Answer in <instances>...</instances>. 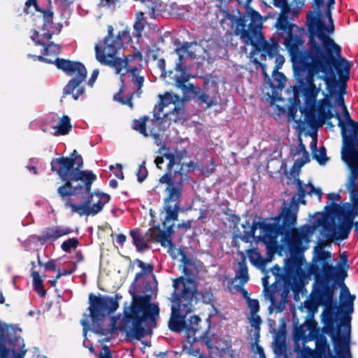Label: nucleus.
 <instances>
[{"instance_id": "obj_2", "label": "nucleus", "mask_w": 358, "mask_h": 358, "mask_svg": "<svg viewBox=\"0 0 358 358\" xmlns=\"http://www.w3.org/2000/svg\"><path fill=\"white\" fill-rule=\"evenodd\" d=\"M351 65L348 60L343 57L333 56L314 64L308 65L303 71L294 70V75L301 87L305 96L310 101L315 102L317 99L320 87L315 84V76H322L320 78L324 80L330 94H333L336 85V73L339 78L345 82L350 78Z\"/></svg>"}, {"instance_id": "obj_12", "label": "nucleus", "mask_w": 358, "mask_h": 358, "mask_svg": "<svg viewBox=\"0 0 358 358\" xmlns=\"http://www.w3.org/2000/svg\"><path fill=\"white\" fill-rule=\"evenodd\" d=\"M164 157H165L166 159L168 160V163L166 165V173L162 176L159 180V182L160 184H166V187L165 189L166 196H169L168 188L169 187H176L180 188V195L178 198V205H180V199L182 196L183 189H184V183L189 178L188 174L183 171L182 166H181L179 170L172 171V169L174 165L180 164V161L183 157L182 153L176 152V154L171 152H165L164 153Z\"/></svg>"}, {"instance_id": "obj_39", "label": "nucleus", "mask_w": 358, "mask_h": 358, "mask_svg": "<svg viewBox=\"0 0 358 358\" xmlns=\"http://www.w3.org/2000/svg\"><path fill=\"white\" fill-rule=\"evenodd\" d=\"M346 293L347 297L345 301H341V308L345 315H350L353 312V302L355 299L354 295H351L349 289L345 287L344 290Z\"/></svg>"}, {"instance_id": "obj_58", "label": "nucleus", "mask_w": 358, "mask_h": 358, "mask_svg": "<svg viewBox=\"0 0 358 358\" xmlns=\"http://www.w3.org/2000/svg\"><path fill=\"white\" fill-rule=\"evenodd\" d=\"M302 358H317L316 352L309 348H304L301 352Z\"/></svg>"}, {"instance_id": "obj_6", "label": "nucleus", "mask_w": 358, "mask_h": 358, "mask_svg": "<svg viewBox=\"0 0 358 358\" xmlns=\"http://www.w3.org/2000/svg\"><path fill=\"white\" fill-rule=\"evenodd\" d=\"M317 259L322 262L321 268L313 266L311 272L315 275V282L310 293L312 302L316 306H324L330 308L334 304V285L336 280H343L346 273L341 268H336L329 264L331 252L320 250L317 252Z\"/></svg>"}, {"instance_id": "obj_35", "label": "nucleus", "mask_w": 358, "mask_h": 358, "mask_svg": "<svg viewBox=\"0 0 358 358\" xmlns=\"http://www.w3.org/2000/svg\"><path fill=\"white\" fill-rule=\"evenodd\" d=\"M54 128L57 129L54 133L55 136L68 134L71 129L70 118L66 115H64L59 119L58 124L54 127Z\"/></svg>"}, {"instance_id": "obj_48", "label": "nucleus", "mask_w": 358, "mask_h": 358, "mask_svg": "<svg viewBox=\"0 0 358 358\" xmlns=\"http://www.w3.org/2000/svg\"><path fill=\"white\" fill-rule=\"evenodd\" d=\"M79 241L77 238H71L64 241L61 245V248L66 252H69L72 248L78 247Z\"/></svg>"}, {"instance_id": "obj_45", "label": "nucleus", "mask_w": 358, "mask_h": 358, "mask_svg": "<svg viewBox=\"0 0 358 358\" xmlns=\"http://www.w3.org/2000/svg\"><path fill=\"white\" fill-rule=\"evenodd\" d=\"M175 69L180 73V75L175 76V85L177 87L183 86L189 80V76L183 71V64H181L180 69H176V66Z\"/></svg>"}, {"instance_id": "obj_13", "label": "nucleus", "mask_w": 358, "mask_h": 358, "mask_svg": "<svg viewBox=\"0 0 358 358\" xmlns=\"http://www.w3.org/2000/svg\"><path fill=\"white\" fill-rule=\"evenodd\" d=\"M88 195V198L83 203L76 205L71 202L69 197L71 196H66L65 200V207L71 208L72 213H76L80 216H94L101 212L105 204L109 202L110 199V196L109 194L100 192H83L80 194H78L77 195ZM63 201V199H62Z\"/></svg>"}, {"instance_id": "obj_60", "label": "nucleus", "mask_w": 358, "mask_h": 358, "mask_svg": "<svg viewBox=\"0 0 358 358\" xmlns=\"http://www.w3.org/2000/svg\"><path fill=\"white\" fill-rule=\"evenodd\" d=\"M132 82L138 87V91H139L143 85L144 78L142 76H136L132 79Z\"/></svg>"}, {"instance_id": "obj_59", "label": "nucleus", "mask_w": 358, "mask_h": 358, "mask_svg": "<svg viewBox=\"0 0 358 358\" xmlns=\"http://www.w3.org/2000/svg\"><path fill=\"white\" fill-rule=\"evenodd\" d=\"M275 57V71H278L279 69H280L282 66V64L285 62V58L283 56L279 55L278 53Z\"/></svg>"}, {"instance_id": "obj_15", "label": "nucleus", "mask_w": 358, "mask_h": 358, "mask_svg": "<svg viewBox=\"0 0 358 358\" xmlns=\"http://www.w3.org/2000/svg\"><path fill=\"white\" fill-rule=\"evenodd\" d=\"M322 331L331 336L336 356L332 358H345V355L350 356V336H341L340 327H335L334 313H328L324 320V326Z\"/></svg>"}, {"instance_id": "obj_3", "label": "nucleus", "mask_w": 358, "mask_h": 358, "mask_svg": "<svg viewBox=\"0 0 358 358\" xmlns=\"http://www.w3.org/2000/svg\"><path fill=\"white\" fill-rule=\"evenodd\" d=\"M51 171L56 173L64 183L57 189V194L63 200L66 196L90 192L96 176L92 171H82L83 160L74 150L71 157L53 158L50 162Z\"/></svg>"}, {"instance_id": "obj_44", "label": "nucleus", "mask_w": 358, "mask_h": 358, "mask_svg": "<svg viewBox=\"0 0 358 358\" xmlns=\"http://www.w3.org/2000/svg\"><path fill=\"white\" fill-rule=\"evenodd\" d=\"M166 106H164V103H161L159 102L158 104L155 105L153 109V119H150V123L152 125H157L159 120H161L163 116V110ZM164 118H166L164 117Z\"/></svg>"}, {"instance_id": "obj_53", "label": "nucleus", "mask_w": 358, "mask_h": 358, "mask_svg": "<svg viewBox=\"0 0 358 358\" xmlns=\"http://www.w3.org/2000/svg\"><path fill=\"white\" fill-rule=\"evenodd\" d=\"M300 159H297L294 164V167L301 168L310 161L308 152H302Z\"/></svg>"}, {"instance_id": "obj_14", "label": "nucleus", "mask_w": 358, "mask_h": 358, "mask_svg": "<svg viewBox=\"0 0 358 358\" xmlns=\"http://www.w3.org/2000/svg\"><path fill=\"white\" fill-rule=\"evenodd\" d=\"M250 230L245 231L244 234L240 236V239L245 243H249L250 240L255 238V234L257 229L262 230L261 234L258 236L259 240L265 244H274L279 235H284L285 227H282L278 223H266L265 221H254L251 224L247 222Z\"/></svg>"}, {"instance_id": "obj_46", "label": "nucleus", "mask_w": 358, "mask_h": 358, "mask_svg": "<svg viewBox=\"0 0 358 358\" xmlns=\"http://www.w3.org/2000/svg\"><path fill=\"white\" fill-rule=\"evenodd\" d=\"M196 99L199 100L201 103H206L208 108L217 104L215 97L210 96L201 90V92L197 94Z\"/></svg>"}, {"instance_id": "obj_30", "label": "nucleus", "mask_w": 358, "mask_h": 358, "mask_svg": "<svg viewBox=\"0 0 358 358\" xmlns=\"http://www.w3.org/2000/svg\"><path fill=\"white\" fill-rule=\"evenodd\" d=\"M285 238L291 251H298L303 243V235L296 230L285 231Z\"/></svg>"}, {"instance_id": "obj_41", "label": "nucleus", "mask_w": 358, "mask_h": 358, "mask_svg": "<svg viewBox=\"0 0 358 358\" xmlns=\"http://www.w3.org/2000/svg\"><path fill=\"white\" fill-rule=\"evenodd\" d=\"M352 227L353 226L352 225L340 223L337 230L334 232V236L339 240L347 239Z\"/></svg>"}, {"instance_id": "obj_23", "label": "nucleus", "mask_w": 358, "mask_h": 358, "mask_svg": "<svg viewBox=\"0 0 358 358\" xmlns=\"http://www.w3.org/2000/svg\"><path fill=\"white\" fill-rule=\"evenodd\" d=\"M182 311V308L176 307V305H172L171 315L169 321V328L174 332L180 333L185 331V315Z\"/></svg>"}, {"instance_id": "obj_29", "label": "nucleus", "mask_w": 358, "mask_h": 358, "mask_svg": "<svg viewBox=\"0 0 358 358\" xmlns=\"http://www.w3.org/2000/svg\"><path fill=\"white\" fill-rule=\"evenodd\" d=\"M31 6H34L36 11L43 14V29L44 31H48L49 28L53 23V12L51 10H45L41 8L38 6L36 0H27L25 3L26 8H24V11L27 13V9L29 8Z\"/></svg>"}, {"instance_id": "obj_26", "label": "nucleus", "mask_w": 358, "mask_h": 358, "mask_svg": "<svg viewBox=\"0 0 358 358\" xmlns=\"http://www.w3.org/2000/svg\"><path fill=\"white\" fill-rule=\"evenodd\" d=\"M289 12V7L287 4L283 6L282 11L279 15L275 24V27L278 30L283 31L285 33H287L299 28L295 24L289 22L288 15Z\"/></svg>"}, {"instance_id": "obj_22", "label": "nucleus", "mask_w": 358, "mask_h": 358, "mask_svg": "<svg viewBox=\"0 0 358 358\" xmlns=\"http://www.w3.org/2000/svg\"><path fill=\"white\" fill-rule=\"evenodd\" d=\"M157 125H152L150 123V120L148 116H144L140 120H135L133 122L132 127L134 130L138 131L144 136H152L154 138H157L159 136V129L156 128Z\"/></svg>"}, {"instance_id": "obj_61", "label": "nucleus", "mask_w": 358, "mask_h": 358, "mask_svg": "<svg viewBox=\"0 0 358 358\" xmlns=\"http://www.w3.org/2000/svg\"><path fill=\"white\" fill-rule=\"evenodd\" d=\"M99 71L97 69H94L92 71L91 78H90V80L88 81V85L90 87H92L94 85V83L95 80H96V78H97V77L99 76Z\"/></svg>"}, {"instance_id": "obj_24", "label": "nucleus", "mask_w": 358, "mask_h": 358, "mask_svg": "<svg viewBox=\"0 0 358 358\" xmlns=\"http://www.w3.org/2000/svg\"><path fill=\"white\" fill-rule=\"evenodd\" d=\"M297 185H298V201L299 202L305 204L306 202L304 201V197L306 194H308L310 196H313V195H315L319 201L322 199V189L320 187H315V186L309 183L308 185H303L302 182L298 179L297 180Z\"/></svg>"}, {"instance_id": "obj_64", "label": "nucleus", "mask_w": 358, "mask_h": 358, "mask_svg": "<svg viewBox=\"0 0 358 358\" xmlns=\"http://www.w3.org/2000/svg\"><path fill=\"white\" fill-rule=\"evenodd\" d=\"M43 266L48 271H55L56 269V264L55 260H50L45 264H44Z\"/></svg>"}, {"instance_id": "obj_42", "label": "nucleus", "mask_w": 358, "mask_h": 358, "mask_svg": "<svg viewBox=\"0 0 358 358\" xmlns=\"http://www.w3.org/2000/svg\"><path fill=\"white\" fill-rule=\"evenodd\" d=\"M33 41H35L36 45H41L44 46V49L43 51V55H57L60 52V46L57 44H55L54 43H51L45 46L44 43H41L39 41H36L34 36H31Z\"/></svg>"}, {"instance_id": "obj_47", "label": "nucleus", "mask_w": 358, "mask_h": 358, "mask_svg": "<svg viewBox=\"0 0 358 358\" xmlns=\"http://www.w3.org/2000/svg\"><path fill=\"white\" fill-rule=\"evenodd\" d=\"M313 158L315 159L320 164H325L329 159L327 157L325 148L322 146L320 147L318 150H315L313 151Z\"/></svg>"}, {"instance_id": "obj_9", "label": "nucleus", "mask_w": 358, "mask_h": 358, "mask_svg": "<svg viewBox=\"0 0 358 358\" xmlns=\"http://www.w3.org/2000/svg\"><path fill=\"white\" fill-rule=\"evenodd\" d=\"M16 324L0 322V358H24L27 350Z\"/></svg>"}, {"instance_id": "obj_20", "label": "nucleus", "mask_w": 358, "mask_h": 358, "mask_svg": "<svg viewBox=\"0 0 358 358\" xmlns=\"http://www.w3.org/2000/svg\"><path fill=\"white\" fill-rule=\"evenodd\" d=\"M343 161L348 164L351 171L345 184V187L350 194V201H352L350 204L356 209H358V183L357 182V178L358 176V161Z\"/></svg>"}, {"instance_id": "obj_7", "label": "nucleus", "mask_w": 358, "mask_h": 358, "mask_svg": "<svg viewBox=\"0 0 358 358\" xmlns=\"http://www.w3.org/2000/svg\"><path fill=\"white\" fill-rule=\"evenodd\" d=\"M262 28L261 15L257 11L250 10L247 15L237 20L234 33L240 36L245 45H252L263 56L273 58L279 52L280 45L274 40L266 41L262 35Z\"/></svg>"}, {"instance_id": "obj_5", "label": "nucleus", "mask_w": 358, "mask_h": 358, "mask_svg": "<svg viewBox=\"0 0 358 358\" xmlns=\"http://www.w3.org/2000/svg\"><path fill=\"white\" fill-rule=\"evenodd\" d=\"M169 196L164 199V209L166 213L163 222L164 228L166 231L159 227H154L143 232L138 229L130 231V236L133 243L138 252H143L149 248L148 243L151 242H159L162 246L171 249L173 244L171 236L173 233L174 221L178 220V213L180 206L178 205V198L180 195V188L169 187L168 188Z\"/></svg>"}, {"instance_id": "obj_56", "label": "nucleus", "mask_w": 358, "mask_h": 358, "mask_svg": "<svg viewBox=\"0 0 358 358\" xmlns=\"http://www.w3.org/2000/svg\"><path fill=\"white\" fill-rule=\"evenodd\" d=\"M273 350L276 355H282L285 351V345L284 341L275 340Z\"/></svg>"}, {"instance_id": "obj_25", "label": "nucleus", "mask_w": 358, "mask_h": 358, "mask_svg": "<svg viewBox=\"0 0 358 358\" xmlns=\"http://www.w3.org/2000/svg\"><path fill=\"white\" fill-rule=\"evenodd\" d=\"M338 208V218L341 223L353 226L354 220L358 215V209H356L350 203H346L343 207Z\"/></svg>"}, {"instance_id": "obj_4", "label": "nucleus", "mask_w": 358, "mask_h": 358, "mask_svg": "<svg viewBox=\"0 0 358 358\" xmlns=\"http://www.w3.org/2000/svg\"><path fill=\"white\" fill-rule=\"evenodd\" d=\"M132 301L129 307L124 310V331L129 338L141 340L152 333L159 317V308L157 304L150 303L151 294L138 295L131 292Z\"/></svg>"}, {"instance_id": "obj_55", "label": "nucleus", "mask_w": 358, "mask_h": 358, "mask_svg": "<svg viewBox=\"0 0 358 358\" xmlns=\"http://www.w3.org/2000/svg\"><path fill=\"white\" fill-rule=\"evenodd\" d=\"M302 113L304 112L305 120L310 124L313 125L316 122V117L314 111L310 110H307L303 109Z\"/></svg>"}, {"instance_id": "obj_36", "label": "nucleus", "mask_w": 358, "mask_h": 358, "mask_svg": "<svg viewBox=\"0 0 358 358\" xmlns=\"http://www.w3.org/2000/svg\"><path fill=\"white\" fill-rule=\"evenodd\" d=\"M235 278L239 280L240 285L243 286L249 280L248 269L245 259L238 263V268L236 271Z\"/></svg>"}, {"instance_id": "obj_40", "label": "nucleus", "mask_w": 358, "mask_h": 358, "mask_svg": "<svg viewBox=\"0 0 358 358\" xmlns=\"http://www.w3.org/2000/svg\"><path fill=\"white\" fill-rule=\"evenodd\" d=\"M31 277L33 278V286L41 296H44L46 294V291L44 289L43 280L38 271H32Z\"/></svg>"}, {"instance_id": "obj_11", "label": "nucleus", "mask_w": 358, "mask_h": 358, "mask_svg": "<svg viewBox=\"0 0 358 358\" xmlns=\"http://www.w3.org/2000/svg\"><path fill=\"white\" fill-rule=\"evenodd\" d=\"M175 292L172 295L173 305L182 308L185 315L193 310V306L199 301L196 285L194 281L182 277L173 280Z\"/></svg>"}, {"instance_id": "obj_63", "label": "nucleus", "mask_w": 358, "mask_h": 358, "mask_svg": "<svg viewBox=\"0 0 358 358\" xmlns=\"http://www.w3.org/2000/svg\"><path fill=\"white\" fill-rule=\"evenodd\" d=\"M103 352L99 354V358H112L111 352L106 345L103 346Z\"/></svg>"}, {"instance_id": "obj_8", "label": "nucleus", "mask_w": 358, "mask_h": 358, "mask_svg": "<svg viewBox=\"0 0 358 358\" xmlns=\"http://www.w3.org/2000/svg\"><path fill=\"white\" fill-rule=\"evenodd\" d=\"M113 27L108 25L107 35L102 41L95 44V55L96 60L101 64L108 66L115 70L117 74H121L128 64L127 58L117 57V52L123 46V41L130 38L129 32L127 30L119 31L115 36Z\"/></svg>"}, {"instance_id": "obj_33", "label": "nucleus", "mask_w": 358, "mask_h": 358, "mask_svg": "<svg viewBox=\"0 0 358 358\" xmlns=\"http://www.w3.org/2000/svg\"><path fill=\"white\" fill-rule=\"evenodd\" d=\"M315 348L320 356H325L327 354L332 356L327 339L323 334H319L315 337Z\"/></svg>"}, {"instance_id": "obj_52", "label": "nucleus", "mask_w": 358, "mask_h": 358, "mask_svg": "<svg viewBox=\"0 0 358 358\" xmlns=\"http://www.w3.org/2000/svg\"><path fill=\"white\" fill-rule=\"evenodd\" d=\"M138 177V181L139 182H142L145 180L148 176V171L145 167V162H143V163L139 166L138 172L136 173Z\"/></svg>"}, {"instance_id": "obj_32", "label": "nucleus", "mask_w": 358, "mask_h": 358, "mask_svg": "<svg viewBox=\"0 0 358 358\" xmlns=\"http://www.w3.org/2000/svg\"><path fill=\"white\" fill-rule=\"evenodd\" d=\"M296 224V211L287 209L283 216L282 227H285V231L295 230L294 227Z\"/></svg>"}, {"instance_id": "obj_50", "label": "nucleus", "mask_w": 358, "mask_h": 358, "mask_svg": "<svg viewBox=\"0 0 358 358\" xmlns=\"http://www.w3.org/2000/svg\"><path fill=\"white\" fill-rule=\"evenodd\" d=\"M197 298L201 299L204 303L208 304L213 299V295L211 292L203 291L197 292Z\"/></svg>"}, {"instance_id": "obj_62", "label": "nucleus", "mask_w": 358, "mask_h": 358, "mask_svg": "<svg viewBox=\"0 0 358 358\" xmlns=\"http://www.w3.org/2000/svg\"><path fill=\"white\" fill-rule=\"evenodd\" d=\"M157 67L160 69L162 72V76H166V62L164 59H160L158 60Z\"/></svg>"}, {"instance_id": "obj_18", "label": "nucleus", "mask_w": 358, "mask_h": 358, "mask_svg": "<svg viewBox=\"0 0 358 358\" xmlns=\"http://www.w3.org/2000/svg\"><path fill=\"white\" fill-rule=\"evenodd\" d=\"M341 158L358 161V122L352 121L342 134Z\"/></svg>"}, {"instance_id": "obj_43", "label": "nucleus", "mask_w": 358, "mask_h": 358, "mask_svg": "<svg viewBox=\"0 0 358 358\" xmlns=\"http://www.w3.org/2000/svg\"><path fill=\"white\" fill-rule=\"evenodd\" d=\"M248 257L250 262L255 266H263L264 259L257 249H250L247 251Z\"/></svg>"}, {"instance_id": "obj_49", "label": "nucleus", "mask_w": 358, "mask_h": 358, "mask_svg": "<svg viewBox=\"0 0 358 358\" xmlns=\"http://www.w3.org/2000/svg\"><path fill=\"white\" fill-rule=\"evenodd\" d=\"M134 262L138 265V266L141 269V272L145 275L152 273L153 266L151 264H145L138 259H136Z\"/></svg>"}, {"instance_id": "obj_21", "label": "nucleus", "mask_w": 358, "mask_h": 358, "mask_svg": "<svg viewBox=\"0 0 358 358\" xmlns=\"http://www.w3.org/2000/svg\"><path fill=\"white\" fill-rule=\"evenodd\" d=\"M73 232V230L68 227L55 226L45 229L37 237V240L41 243L45 244L48 241H55L59 238L69 235Z\"/></svg>"}, {"instance_id": "obj_1", "label": "nucleus", "mask_w": 358, "mask_h": 358, "mask_svg": "<svg viewBox=\"0 0 358 358\" xmlns=\"http://www.w3.org/2000/svg\"><path fill=\"white\" fill-rule=\"evenodd\" d=\"M328 16L331 22L329 26L322 20L320 13H309L306 21L308 41L305 50L299 49L305 42L303 29L298 28L286 33L284 45L291 56L294 71H303L308 65L333 56L340 57L341 48L330 36L334 31L330 12Z\"/></svg>"}, {"instance_id": "obj_27", "label": "nucleus", "mask_w": 358, "mask_h": 358, "mask_svg": "<svg viewBox=\"0 0 358 358\" xmlns=\"http://www.w3.org/2000/svg\"><path fill=\"white\" fill-rule=\"evenodd\" d=\"M323 94H324L325 97L318 101L317 111L319 120L324 122L325 120L334 117V115L331 111L332 105L329 95L325 94L324 92H323Z\"/></svg>"}, {"instance_id": "obj_37", "label": "nucleus", "mask_w": 358, "mask_h": 358, "mask_svg": "<svg viewBox=\"0 0 358 358\" xmlns=\"http://www.w3.org/2000/svg\"><path fill=\"white\" fill-rule=\"evenodd\" d=\"M343 120L341 119V115L338 113L334 115V117L338 120V125L341 128V134H342L345 131L347 130L348 126L352 124V120L351 119L350 115L347 109L345 108L342 109Z\"/></svg>"}, {"instance_id": "obj_31", "label": "nucleus", "mask_w": 358, "mask_h": 358, "mask_svg": "<svg viewBox=\"0 0 358 358\" xmlns=\"http://www.w3.org/2000/svg\"><path fill=\"white\" fill-rule=\"evenodd\" d=\"M201 319L196 315H192L189 319L185 320V331L187 334V338H193V341H195L196 334L199 330Z\"/></svg>"}, {"instance_id": "obj_34", "label": "nucleus", "mask_w": 358, "mask_h": 358, "mask_svg": "<svg viewBox=\"0 0 358 358\" xmlns=\"http://www.w3.org/2000/svg\"><path fill=\"white\" fill-rule=\"evenodd\" d=\"M141 2L145 7V13H148L150 17L155 18L158 15L161 6L159 0H145Z\"/></svg>"}, {"instance_id": "obj_19", "label": "nucleus", "mask_w": 358, "mask_h": 358, "mask_svg": "<svg viewBox=\"0 0 358 358\" xmlns=\"http://www.w3.org/2000/svg\"><path fill=\"white\" fill-rule=\"evenodd\" d=\"M160 103H164L166 107L170 104L173 105L171 110L163 113V116L170 121L177 122L186 119L185 107L180 96L170 92H166L164 95H159Z\"/></svg>"}, {"instance_id": "obj_17", "label": "nucleus", "mask_w": 358, "mask_h": 358, "mask_svg": "<svg viewBox=\"0 0 358 358\" xmlns=\"http://www.w3.org/2000/svg\"><path fill=\"white\" fill-rule=\"evenodd\" d=\"M302 258L292 255L285 260V283L294 293H298L303 287V278L304 273L302 270Z\"/></svg>"}, {"instance_id": "obj_51", "label": "nucleus", "mask_w": 358, "mask_h": 358, "mask_svg": "<svg viewBox=\"0 0 358 358\" xmlns=\"http://www.w3.org/2000/svg\"><path fill=\"white\" fill-rule=\"evenodd\" d=\"M147 22H138L136 21L134 24V33L133 34L134 37L139 38L142 36V31L145 28V25Z\"/></svg>"}, {"instance_id": "obj_57", "label": "nucleus", "mask_w": 358, "mask_h": 358, "mask_svg": "<svg viewBox=\"0 0 358 358\" xmlns=\"http://www.w3.org/2000/svg\"><path fill=\"white\" fill-rule=\"evenodd\" d=\"M250 323L255 329H259L260 324H262V320L257 313L251 314Z\"/></svg>"}, {"instance_id": "obj_54", "label": "nucleus", "mask_w": 358, "mask_h": 358, "mask_svg": "<svg viewBox=\"0 0 358 358\" xmlns=\"http://www.w3.org/2000/svg\"><path fill=\"white\" fill-rule=\"evenodd\" d=\"M248 306L251 314L257 313L259 310V303L257 299L248 298Z\"/></svg>"}, {"instance_id": "obj_28", "label": "nucleus", "mask_w": 358, "mask_h": 358, "mask_svg": "<svg viewBox=\"0 0 358 358\" xmlns=\"http://www.w3.org/2000/svg\"><path fill=\"white\" fill-rule=\"evenodd\" d=\"M197 45L196 43L185 42L180 47H178L175 52L178 55V61L176 62V69H181L182 59L185 57L195 58L193 48Z\"/></svg>"}, {"instance_id": "obj_38", "label": "nucleus", "mask_w": 358, "mask_h": 358, "mask_svg": "<svg viewBox=\"0 0 358 358\" xmlns=\"http://www.w3.org/2000/svg\"><path fill=\"white\" fill-rule=\"evenodd\" d=\"M182 91L184 98L190 99L192 96L196 99L197 94L201 92V89L193 84H185L183 86L178 87Z\"/></svg>"}, {"instance_id": "obj_10", "label": "nucleus", "mask_w": 358, "mask_h": 358, "mask_svg": "<svg viewBox=\"0 0 358 358\" xmlns=\"http://www.w3.org/2000/svg\"><path fill=\"white\" fill-rule=\"evenodd\" d=\"M55 64L57 69L62 70L66 75L73 76L64 88V94H72L73 99L77 100L85 92L81 84L87 77L85 66L79 62L57 58Z\"/></svg>"}, {"instance_id": "obj_16", "label": "nucleus", "mask_w": 358, "mask_h": 358, "mask_svg": "<svg viewBox=\"0 0 358 358\" xmlns=\"http://www.w3.org/2000/svg\"><path fill=\"white\" fill-rule=\"evenodd\" d=\"M88 310L93 322L103 320L106 314L114 313L119 306L117 300L110 296H96L91 293L89 295Z\"/></svg>"}]
</instances>
